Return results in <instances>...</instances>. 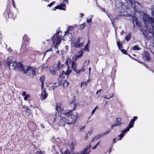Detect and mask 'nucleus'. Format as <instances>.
<instances>
[{"label": "nucleus", "instance_id": "f257e3e1", "mask_svg": "<svg viewBox=\"0 0 154 154\" xmlns=\"http://www.w3.org/2000/svg\"><path fill=\"white\" fill-rule=\"evenodd\" d=\"M145 26L141 29V31L147 40L154 43V18L150 17L146 14H143V17Z\"/></svg>", "mask_w": 154, "mask_h": 154}, {"label": "nucleus", "instance_id": "f03ea898", "mask_svg": "<svg viewBox=\"0 0 154 154\" xmlns=\"http://www.w3.org/2000/svg\"><path fill=\"white\" fill-rule=\"evenodd\" d=\"M63 114H64L65 116L68 118L67 119L65 117H63L60 120L61 123H63V126H64L65 124L70 125L75 122L77 119V114L72 110L66 112Z\"/></svg>", "mask_w": 154, "mask_h": 154}, {"label": "nucleus", "instance_id": "7ed1b4c3", "mask_svg": "<svg viewBox=\"0 0 154 154\" xmlns=\"http://www.w3.org/2000/svg\"><path fill=\"white\" fill-rule=\"evenodd\" d=\"M23 42L20 49V53L22 54H25L27 52L28 49L29 45L30 42L29 38L26 35L23 37Z\"/></svg>", "mask_w": 154, "mask_h": 154}, {"label": "nucleus", "instance_id": "20e7f679", "mask_svg": "<svg viewBox=\"0 0 154 154\" xmlns=\"http://www.w3.org/2000/svg\"><path fill=\"white\" fill-rule=\"evenodd\" d=\"M59 32H57L51 37L54 48L58 53H59V51L58 50V46L61 42V37L59 35Z\"/></svg>", "mask_w": 154, "mask_h": 154}, {"label": "nucleus", "instance_id": "39448f33", "mask_svg": "<svg viewBox=\"0 0 154 154\" xmlns=\"http://www.w3.org/2000/svg\"><path fill=\"white\" fill-rule=\"evenodd\" d=\"M9 9L7 8L5 10L4 15V16L7 19L10 18V19L12 18V20H14L16 17V15L12 12H11L9 13Z\"/></svg>", "mask_w": 154, "mask_h": 154}, {"label": "nucleus", "instance_id": "423d86ee", "mask_svg": "<svg viewBox=\"0 0 154 154\" xmlns=\"http://www.w3.org/2000/svg\"><path fill=\"white\" fill-rule=\"evenodd\" d=\"M81 38H78L77 39L73 40L71 42V46L75 48H79L83 46V42L79 43Z\"/></svg>", "mask_w": 154, "mask_h": 154}, {"label": "nucleus", "instance_id": "0eeeda50", "mask_svg": "<svg viewBox=\"0 0 154 154\" xmlns=\"http://www.w3.org/2000/svg\"><path fill=\"white\" fill-rule=\"evenodd\" d=\"M56 109L59 113L63 114L66 112H64L63 106L61 103L56 104Z\"/></svg>", "mask_w": 154, "mask_h": 154}, {"label": "nucleus", "instance_id": "6e6552de", "mask_svg": "<svg viewBox=\"0 0 154 154\" xmlns=\"http://www.w3.org/2000/svg\"><path fill=\"white\" fill-rule=\"evenodd\" d=\"M76 66L77 64L75 62H72L71 68L72 69L73 71L76 72L77 73H79L81 71L84 72L85 71V69L83 67L80 69H76Z\"/></svg>", "mask_w": 154, "mask_h": 154}, {"label": "nucleus", "instance_id": "1a4fd4ad", "mask_svg": "<svg viewBox=\"0 0 154 154\" xmlns=\"http://www.w3.org/2000/svg\"><path fill=\"white\" fill-rule=\"evenodd\" d=\"M111 129L110 130H108L105 132L102 133L101 134H99L96 136L92 140V142L94 141L95 140H97L99 138L101 137H102L103 136L105 135L108 134L111 131Z\"/></svg>", "mask_w": 154, "mask_h": 154}, {"label": "nucleus", "instance_id": "9d476101", "mask_svg": "<svg viewBox=\"0 0 154 154\" xmlns=\"http://www.w3.org/2000/svg\"><path fill=\"white\" fill-rule=\"evenodd\" d=\"M31 72L33 75H35L36 74L35 70L31 66H27L26 70H24V73H26Z\"/></svg>", "mask_w": 154, "mask_h": 154}, {"label": "nucleus", "instance_id": "9b49d317", "mask_svg": "<svg viewBox=\"0 0 154 154\" xmlns=\"http://www.w3.org/2000/svg\"><path fill=\"white\" fill-rule=\"evenodd\" d=\"M27 66H24L20 62H17L16 68H17L24 73L25 70H26Z\"/></svg>", "mask_w": 154, "mask_h": 154}, {"label": "nucleus", "instance_id": "f8f14e48", "mask_svg": "<svg viewBox=\"0 0 154 154\" xmlns=\"http://www.w3.org/2000/svg\"><path fill=\"white\" fill-rule=\"evenodd\" d=\"M74 145L75 143H73L72 142L69 143V144L67 146V150L66 151H68L69 152V150L71 151L73 150L74 149Z\"/></svg>", "mask_w": 154, "mask_h": 154}, {"label": "nucleus", "instance_id": "ddd939ff", "mask_svg": "<svg viewBox=\"0 0 154 154\" xmlns=\"http://www.w3.org/2000/svg\"><path fill=\"white\" fill-rule=\"evenodd\" d=\"M17 62H16L12 61L11 60L10 61H8L7 62V64L8 67H9L11 66V64H12V69H15L16 68V65Z\"/></svg>", "mask_w": 154, "mask_h": 154}, {"label": "nucleus", "instance_id": "4468645a", "mask_svg": "<svg viewBox=\"0 0 154 154\" xmlns=\"http://www.w3.org/2000/svg\"><path fill=\"white\" fill-rule=\"evenodd\" d=\"M48 96V94L46 92L45 90H43L40 96L41 99L42 100L45 99Z\"/></svg>", "mask_w": 154, "mask_h": 154}, {"label": "nucleus", "instance_id": "2eb2a0df", "mask_svg": "<svg viewBox=\"0 0 154 154\" xmlns=\"http://www.w3.org/2000/svg\"><path fill=\"white\" fill-rule=\"evenodd\" d=\"M65 5L64 2L62 3L60 5L56 6L54 9V10H55L57 9H59L61 10H65V9L63 7H65Z\"/></svg>", "mask_w": 154, "mask_h": 154}, {"label": "nucleus", "instance_id": "dca6fc26", "mask_svg": "<svg viewBox=\"0 0 154 154\" xmlns=\"http://www.w3.org/2000/svg\"><path fill=\"white\" fill-rule=\"evenodd\" d=\"M121 121V118H117L116 119V123L111 126V129H112L114 127H116L117 126L120 125L121 124V123L120 122Z\"/></svg>", "mask_w": 154, "mask_h": 154}, {"label": "nucleus", "instance_id": "f3484780", "mask_svg": "<svg viewBox=\"0 0 154 154\" xmlns=\"http://www.w3.org/2000/svg\"><path fill=\"white\" fill-rule=\"evenodd\" d=\"M56 119V116L55 115H51L48 116V119L49 121L51 122V123H54L55 122V120Z\"/></svg>", "mask_w": 154, "mask_h": 154}, {"label": "nucleus", "instance_id": "a211bd4d", "mask_svg": "<svg viewBox=\"0 0 154 154\" xmlns=\"http://www.w3.org/2000/svg\"><path fill=\"white\" fill-rule=\"evenodd\" d=\"M84 53L83 50L81 49L80 51H79L78 54L75 56L74 60H76L78 58L81 57Z\"/></svg>", "mask_w": 154, "mask_h": 154}, {"label": "nucleus", "instance_id": "6ab92c4d", "mask_svg": "<svg viewBox=\"0 0 154 154\" xmlns=\"http://www.w3.org/2000/svg\"><path fill=\"white\" fill-rule=\"evenodd\" d=\"M134 124V121H133L132 120H131L128 126L127 127L126 129H125V130L126 131H128L130 128L133 127Z\"/></svg>", "mask_w": 154, "mask_h": 154}, {"label": "nucleus", "instance_id": "aec40b11", "mask_svg": "<svg viewBox=\"0 0 154 154\" xmlns=\"http://www.w3.org/2000/svg\"><path fill=\"white\" fill-rule=\"evenodd\" d=\"M90 152V149L88 148V147H86L82 151L81 154H89ZM78 153L79 154V153Z\"/></svg>", "mask_w": 154, "mask_h": 154}, {"label": "nucleus", "instance_id": "412c9836", "mask_svg": "<svg viewBox=\"0 0 154 154\" xmlns=\"http://www.w3.org/2000/svg\"><path fill=\"white\" fill-rule=\"evenodd\" d=\"M71 70L70 68L68 67L66 72H65L64 71H62V74L63 75L64 74L65 75H68L71 73Z\"/></svg>", "mask_w": 154, "mask_h": 154}, {"label": "nucleus", "instance_id": "4be33fe9", "mask_svg": "<svg viewBox=\"0 0 154 154\" xmlns=\"http://www.w3.org/2000/svg\"><path fill=\"white\" fill-rule=\"evenodd\" d=\"M130 2V3L132 5L131 6H133L135 7L137 6V5H140V4L135 1H128Z\"/></svg>", "mask_w": 154, "mask_h": 154}, {"label": "nucleus", "instance_id": "5701e85b", "mask_svg": "<svg viewBox=\"0 0 154 154\" xmlns=\"http://www.w3.org/2000/svg\"><path fill=\"white\" fill-rule=\"evenodd\" d=\"M120 14L122 16H128L127 11L126 10V8L125 10H123V11L122 10L120 11Z\"/></svg>", "mask_w": 154, "mask_h": 154}, {"label": "nucleus", "instance_id": "b1692460", "mask_svg": "<svg viewBox=\"0 0 154 154\" xmlns=\"http://www.w3.org/2000/svg\"><path fill=\"white\" fill-rule=\"evenodd\" d=\"M63 64L61 63L59 61H58V64L57 67L55 68V69L56 70H59L61 69V67L63 66Z\"/></svg>", "mask_w": 154, "mask_h": 154}, {"label": "nucleus", "instance_id": "393cba45", "mask_svg": "<svg viewBox=\"0 0 154 154\" xmlns=\"http://www.w3.org/2000/svg\"><path fill=\"white\" fill-rule=\"evenodd\" d=\"M126 132L125 130L121 131V134L118 136V140H120L125 136V132Z\"/></svg>", "mask_w": 154, "mask_h": 154}, {"label": "nucleus", "instance_id": "a878e982", "mask_svg": "<svg viewBox=\"0 0 154 154\" xmlns=\"http://www.w3.org/2000/svg\"><path fill=\"white\" fill-rule=\"evenodd\" d=\"M133 22L134 26L135 24L136 25L137 27H139L140 26V24L138 23L137 20L135 18H133Z\"/></svg>", "mask_w": 154, "mask_h": 154}, {"label": "nucleus", "instance_id": "bb28decb", "mask_svg": "<svg viewBox=\"0 0 154 154\" xmlns=\"http://www.w3.org/2000/svg\"><path fill=\"white\" fill-rule=\"evenodd\" d=\"M131 33L130 32L129 33L128 35L126 36L125 39L127 41H129L131 38Z\"/></svg>", "mask_w": 154, "mask_h": 154}, {"label": "nucleus", "instance_id": "cd10ccee", "mask_svg": "<svg viewBox=\"0 0 154 154\" xmlns=\"http://www.w3.org/2000/svg\"><path fill=\"white\" fill-rule=\"evenodd\" d=\"M145 54H146V60L147 61L149 60L150 59V57L149 54L147 52H145ZM144 57H145V56H144Z\"/></svg>", "mask_w": 154, "mask_h": 154}, {"label": "nucleus", "instance_id": "c85d7f7f", "mask_svg": "<svg viewBox=\"0 0 154 154\" xmlns=\"http://www.w3.org/2000/svg\"><path fill=\"white\" fill-rule=\"evenodd\" d=\"M60 84L58 82H55L53 84L52 87L53 88V89L56 88Z\"/></svg>", "mask_w": 154, "mask_h": 154}, {"label": "nucleus", "instance_id": "c756f323", "mask_svg": "<svg viewBox=\"0 0 154 154\" xmlns=\"http://www.w3.org/2000/svg\"><path fill=\"white\" fill-rule=\"evenodd\" d=\"M133 50H139L140 48H139L137 45L134 46L132 48Z\"/></svg>", "mask_w": 154, "mask_h": 154}, {"label": "nucleus", "instance_id": "7c9ffc66", "mask_svg": "<svg viewBox=\"0 0 154 154\" xmlns=\"http://www.w3.org/2000/svg\"><path fill=\"white\" fill-rule=\"evenodd\" d=\"M117 43L119 49L120 50H121L122 48V44L120 43L119 42H117Z\"/></svg>", "mask_w": 154, "mask_h": 154}, {"label": "nucleus", "instance_id": "2f4dec72", "mask_svg": "<svg viewBox=\"0 0 154 154\" xmlns=\"http://www.w3.org/2000/svg\"><path fill=\"white\" fill-rule=\"evenodd\" d=\"M126 10L127 11L128 16H129L131 14V11L130 10V9L128 8H126Z\"/></svg>", "mask_w": 154, "mask_h": 154}, {"label": "nucleus", "instance_id": "473e14b6", "mask_svg": "<svg viewBox=\"0 0 154 154\" xmlns=\"http://www.w3.org/2000/svg\"><path fill=\"white\" fill-rule=\"evenodd\" d=\"M101 9L104 12H105L107 15V16H108L109 17L110 19L111 20V21H112V24L113 25V22L112 21V20H111L110 17L109 16V15H108L107 14V11H106V10H105V9H104V8H101Z\"/></svg>", "mask_w": 154, "mask_h": 154}, {"label": "nucleus", "instance_id": "72a5a7b5", "mask_svg": "<svg viewBox=\"0 0 154 154\" xmlns=\"http://www.w3.org/2000/svg\"><path fill=\"white\" fill-rule=\"evenodd\" d=\"M30 97V95L29 94H27L24 96V100H26L28 98Z\"/></svg>", "mask_w": 154, "mask_h": 154}, {"label": "nucleus", "instance_id": "f704fd0d", "mask_svg": "<svg viewBox=\"0 0 154 154\" xmlns=\"http://www.w3.org/2000/svg\"><path fill=\"white\" fill-rule=\"evenodd\" d=\"M62 83L66 87H67L69 85V82L65 81L63 82Z\"/></svg>", "mask_w": 154, "mask_h": 154}, {"label": "nucleus", "instance_id": "c9c22d12", "mask_svg": "<svg viewBox=\"0 0 154 154\" xmlns=\"http://www.w3.org/2000/svg\"><path fill=\"white\" fill-rule=\"evenodd\" d=\"M45 78L44 76H42L40 77V82H42V83H43V82L44 80H45Z\"/></svg>", "mask_w": 154, "mask_h": 154}, {"label": "nucleus", "instance_id": "e433bc0d", "mask_svg": "<svg viewBox=\"0 0 154 154\" xmlns=\"http://www.w3.org/2000/svg\"><path fill=\"white\" fill-rule=\"evenodd\" d=\"M50 73L53 75H54L55 74V72L54 70L50 69Z\"/></svg>", "mask_w": 154, "mask_h": 154}, {"label": "nucleus", "instance_id": "4c0bfd02", "mask_svg": "<svg viewBox=\"0 0 154 154\" xmlns=\"http://www.w3.org/2000/svg\"><path fill=\"white\" fill-rule=\"evenodd\" d=\"M87 84H88V83L86 82H85L83 81L81 83V87H82V86H83L84 85H87Z\"/></svg>", "mask_w": 154, "mask_h": 154}, {"label": "nucleus", "instance_id": "58836bf2", "mask_svg": "<svg viewBox=\"0 0 154 154\" xmlns=\"http://www.w3.org/2000/svg\"><path fill=\"white\" fill-rule=\"evenodd\" d=\"M88 45H85L84 48V50H85V51H89V50L88 49Z\"/></svg>", "mask_w": 154, "mask_h": 154}, {"label": "nucleus", "instance_id": "ea45409f", "mask_svg": "<svg viewBox=\"0 0 154 154\" xmlns=\"http://www.w3.org/2000/svg\"><path fill=\"white\" fill-rule=\"evenodd\" d=\"M97 106H96L94 108V109L93 110V111H92V112H91V114L92 115H93V114L94 113V112H95V110H96V109H97Z\"/></svg>", "mask_w": 154, "mask_h": 154}, {"label": "nucleus", "instance_id": "a19ab883", "mask_svg": "<svg viewBox=\"0 0 154 154\" xmlns=\"http://www.w3.org/2000/svg\"><path fill=\"white\" fill-rule=\"evenodd\" d=\"M85 23H84L83 24L81 25V27L80 28L82 29H84L85 27Z\"/></svg>", "mask_w": 154, "mask_h": 154}, {"label": "nucleus", "instance_id": "79ce46f5", "mask_svg": "<svg viewBox=\"0 0 154 154\" xmlns=\"http://www.w3.org/2000/svg\"><path fill=\"white\" fill-rule=\"evenodd\" d=\"M55 2H53L50 4H48V6L49 7H51L53 5H54L55 3Z\"/></svg>", "mask_w": 154, "mask_h": 154}, {"label": "nucleus", "instance_id": "37998d69", "mask_svg": "<svg viewBox=\"0 0 154 154\" xmlns=\"http://www.w3.org/2000/svg\"><path fill=\"white\" fill-rule=\"evenodd\" d=\"M121 50L122 52V53H123V54H126L127 52H126V51L125 50L123 49H122Z\"/></svg>", "mask_w": 154, "mask_h": 154}, {"label": "nucleus", "instance_id": "c03bdc74", "mask_svg": "<svg viewBox=\"0 0 154 154\" xmlns=\"http://www.w3.org/2000/svg\"><path fill=\"white\" fill-rule=\"evenodd\" d=\"M91 18H92V17H91V18L90 19H87V21L88 23H91V21H92Z\"/></svg>", "mask_w": 154, "mask_h": 154}, {"label": "nucleus", "instance_id": "a18cd8bd", "mask_svg": "<svg viewBox=\"0 0 154 154\" xmlns=\"http://www.w3.org/2000/svg\"><path fill=\"white\" fill-rule=\"evenodd\" d=\"M137 116H134L133 118V119H132L131 120H132L133 121H134H134L136 120L137 119Z\"/></svg>", "mask_w": 154, "mask_h": 154}, {"label": "nucleus", "instance_id": "49530a36", "mask_svg": "<svg viewBox=\"0 0 154 154\" xmlns=\"http://www.w3.org/2000/svg\"><path fill=\"white\" fill-rule=\"evenodd\" d=\"M12 5L15 8H16L15 7V3L14 2V1H12Z\"/></svg>", "mask_w": 154, "mask_h": 154}, {"label": "nucleus", "instance_id": "de8ad7c7", "mask_svg": "<svg viewBox=\"0 0 154 154\" xmlns=\"http://www.w3.org/2000/svg\"><path fill=\"white\" fill-rule=\"evenodd\" d=\"M65 34H64V35H68L69 34H70V35H71V33H69V32H68V31H66V32H65Z\"/></svg>", "mask_w": 154, "mask_h": 154}, {"label": "nucleus", "instance_id": "09e8293b", "mask_svg": "<svg viewBox=\"0 0 154 154\" xmlns=\"http://www.w3.org/2000/svg\"><path fill=\"white\" fill-rule=\"evenodd\" d=\"M85 128V126H83L81 127L79 129L80 130V131H81L83 129H84Z\"/></svg>", "mask_w": 154, "mask_h": 154}, {"label": "nucleus", "instance_id": "8fccbe9b", "mask_svg": "<svg viewBox=\"0 0 154 154\" xmlns=\"http://www.w3.org/2000/svg\"><path fill=\"white\" fill-rule=\"evenodd\" d=\"M26 92L25 91H24L22 93V95L23 96H24L26 95Z\"/></svg>", "mask_w": 154, "mask_h": 154}, {"label": "nucleus", "instance_id": "3c124183", "mask_svg": "<svg viewBox=\"0 0 154 154\" xmlns=\"http://www.w3.org/2000/svg\"><path fill=\"white\" fill-rule=\"evenodd\" d=\"M151 13L152 15V16H154V9L151 11Z\"/></svg>", "mask_w": 154, "mask_h": 154}, {"label": "nucleus", "instance_id": "603ef678", "mask_svg": "<svg viewBox=\"0 0 154 154\" xmlns=\"http://www.w3.org/2000/svg\"><path fill=\"white\" fill-rule=\"evenodd\" d=\"M52 51V48H51L49 50H47L46 51V52H45V54H44V55L48 51Z\"/></svg>", "mask_w": 154, "mask_h": 154}, {"label": "nucleus", "instance_id": "864d4df0", "mask_svg": "<svg viewBox=\"0 0 154 154\" xmlns=\"http://www.w3.org/2000/svg\"><path fill=\"white\" fill-rule=\"evenodd\" d=\"M117 140H116V138H114L113 140V143H114L116 142Z\"/></svg>", "mask_w": 154, "mask_h": 154}, {"label": "nucleus", "instance_id": "5fc2aeb1", "mask_svg": "<svg viewBox=\"0 0 154 154\" xmlns=\"http://www.w3.org/2000/svg\"><path fill=\"white\" fill-rule=\"evenodd\" d=\"M43 83H42V86H41V88L42 90V89H43Z\"/></svg>", "mask_w": 154, "mask_h": 154}, {"label": "nucleus", "instance_id": "6e6d98bb", "mask_svg": "<svg viewBox=\"0 0 154 154\" xmlns=\"http://www.w3.org/2000/svg\"><path fill=\"white\" fill-rule=\"evenodd\" d=\"M104 98L106 99H109L110 98H111L110 97H104Z\"/></svg>", "mask_w": 154, "mask_h": 154}, {"label": "nucleus", "instance_id": "4d7b16f0", "mask_svg": "<svg viewBox=\"0 0 154 154\" xmlns=\"http://www.w3.org/2000/svg\"><path fill=\"white\" fill-rule=\"evenodd\" d=\"M91 80L89 78L88 80H87V81L86 82L88 83V82H90L91 81Z\"/></svg>", "mask_w": 154, "mask_h": 154}, {"label": "nucleus", "instance_id": "13d9d810", "mask_svg": "<svg viewBox=\"0 0 154 154\" xmlns=\"http://www.w3.org/2000/svg\"><path fill=\"white\" fill-rule=\"evenodd\" d=\"M101 89H100V90L98 91L97 92H96V94H99V93L101 91Z\"/></svg>", "mask_w": 154, "mask_h": 154}, {"label": "nucleus", "instance_id": "bf43d9fd", "mask_svg": "<svg viewBox=\"0 0 154 154\" xmlns=\"http://www.w3.org/2000/svg\"><path fill=\"white\" fill-rule=\"evenodd\" d=\"M80 15H81V17H83L84 16V14H82V13H81L80 14Z\"/></svg>", "mask_w": 154, "mask_h": 154}, {"label": "nucleus", "instance_id": "052dcab7", "mask_svg": "<svg viewBox=\"0 0 154 154\" xmlns=\"http://www.w3.org/2000/svg\"><path fill=\"white\" fill-rule=\"evenodd\" d=\"M97 146H96V145L94 147L92 148V149H94L96 148Z\"/></svg>", "mask_w": 154, "mask_h": 154}, {"label": "nucleus", "instance_id": "680f3d73", "mask_svg": "<svg viewBox=\"0 0 154 154\" xmlns=\"http://www.w3.org/2000/svg\"><path fill=\"white\" fill-rule=\"evenodd\" d=\"M124 33V31H122L121 33V35H122Z\"/></svg>", "mask_w": 154, "mask_h": 154}, {"label": "nucleus", "instance_id": "e2e57ef3", "mask_svg": "<svg viewBox=\"0 0 154 154\" xmlns=\"http://www.w3.org/2000/svg\"><path fill=\"white\" fill-rule=\"evenodd\" d=\"M151 8L152 9H154V5H153L152 6Z\"/></svg>", "mask_w": 154, "mask_h": 154}, {"label": "nucleus", "instance_id": "0e129e2a", "mask_svg": "<svg viewBox=\"0 0 154 154\" xmlns=\"http://www.w3.org/2000/svg\"><path fill=\"white\" fill-rule=\"evenodd\" d=\"M36 154H41V152H36Z\"/></svg>", "mask_w": 154, "mask_h": 154}, {"label": "nucleus", "instance_id": "69168bd1", "mask_svg": "<svg viewBox=\"0 0 154 154\" xmlns=\"http://www.w3.org/2000/svg\"><path fill=\"white\" fill-rule=\"evenodd\" d=\"M99 142H98V143L96 144V146H97L99 144Z\"/></svg>", "mask_w": 154, "mask_h": 154}, {"label": "nucleus", "instance_id": "338daca9", "mask_svg": "<svg viewBox=\"0 0 154 154\" xmlns=\"http://www.w3.org/2000/svg\"><path fill=\"white\" fill-rule=\"evenodd\" d=\"M113 95H114V94H112L111 95V96L110 97V98H112V97H113Z\"/></svg>", "mask_w": 154, "mask_h": 154}, {"label": "nucleus", "instance_id": "774afa93", "mask_svg": "<svg viewBox=\"0 0 154 154\" xmlns=\"http://www.w3.org/2000/svg\"><path fill=\"white\" fill-rule=\"evenodd\" d=\"M89 60H88V63H87V65H89Z\"/></svg>", "mask_w": 154, "mask_h": 154}]
</instances>
